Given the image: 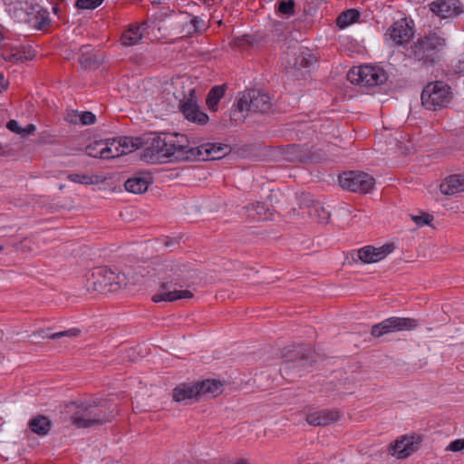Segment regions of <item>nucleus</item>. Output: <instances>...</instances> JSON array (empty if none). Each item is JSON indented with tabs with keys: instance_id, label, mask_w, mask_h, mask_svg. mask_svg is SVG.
Segmentation results:
<instances>
[{
	"instance_id": "9",
	"label": "nucleus",
	"mask_w": 464,
	"mask_h": 464,
	"mask_svg": "<svg viewBox=\"0 0 464 464\" xmlns=\"http://www.w3.org/2000/svg\"><path fill=\"white\" fill-rule=\"evenodd\" d=\"M340 186L352 192L369 193L374 187L375 180L368 173L348 171L339 176Z\"/></svg>"
},
{
	"instance_id": "10",
	"label": "nucleus",
	"mask_w": 464,
	"mask_h": 464,
	"mask_svg": "<svg viewBox=\"0 0 464 464\" xmlns=\"http://www.w3.org/2000/svg\"><path fill=\"white\" fill-rule=\"evenodd\" d=\"M418 325L419 322L414 318L390 317L372 325L371 334L374 337H381L394 332L411 331Z\"/></svg>"
},
{
	"instance_id": "27",
	"label": "nucleus",
	"mask_w": 464,
	"mask_h": 464,
	"mask_svg": "<svg viewBox=\"0 0 464 464\" xmlns=\"http://www.w3.org/2000/svg\"><path fill=\"white\" fill-rule=\"evenodd\" d=\"M225 94V89L223 86H214L211 88L207 96V105L210 111H216L218 109V103Z\"/></svg>"
},
{
	"instance_id": "7",
	"label": "nucleus",
	"mask_w": 464,
	"mask_h": 464,
	"mask_svg": "<svg viewBox=\"0 0 464 464\" xmlns=\"http://www.w3.org/2000/svg\"><path fill=\"white\" fill-rule=\"evenodd\" d=\"M347 80L352 83L364 87H374L384 84L388 73L378 65H362L352 68L347 73Z\"/></svg>"
},
{
	"instance_id": "20",
	"label": "nucleus",
	"mask_w": 464,
	"mask_h": 464,
	"mask_svg": "<svg viewBox=\"0 0 464 464\" xmlns=\"http://www.w3.org/2000/svg\"><path fill=\"white\" fill-rule=\"evenodd\" d=\"M148 29V24L143 22L139 24H131L122 34L121 41L124 46H133L140 44Z\"/></svg>"
},
{
	"instance_id": "53",
	"label": "nucleus",
	"mask_w": 464,
	"mask_h": 464,
	"mask_svg": "<svg viewBox=\"0 0 464 464\" xmlns=\"http://www.w3.org/2000/svg\"><path fill=\"white\" fill-rule=\"evenodd\" d=\"M4 250V246L2 245H0V252H2Z\"/></svg>"
},
{
	"instance_id": "31",
	"label": "nucleus",
	"mask_w": 464,
	"mask_h": 464,
	"mask_svg": "<svg viewBox=\"0 0 464 464\" xmlns=\"http://www.w3.org/2000/svg\"><path fill=\"white\" fill-rule=\"evenodd\" d=\"M294 62L291 65L296 69L306 68L309 67L314 61V57L309 53L308 51L301 52L297 54V53H294Z\"/></svg>"
},
{
	"instance_id": "45",
	"label": "nucleus",
	"mask_w": 464,
	"mask_h": 464,
	"mask_svg": "<svg viewBox=\"0 0 464 464\" xmlns=\"http://www.w3.org/2000/svg\"><path fill=\"white\" fill-rule=\"evenodd\" d=\"M252 38L248 35H246V36H243L241 38H237L235 43L238 46H245L248 43H251L252 42Z\"/></svg>"
},
{
	"instance_id": "2",
	"label": "nucleus",
	"mask_w": 464,
	"mask_h": 464,
	"mask_svg": "<svg viewBox=\"0 0 464 464\" xmlns=\"http://www.w3.org/2000/svg\"><path fill=\"white\" fill-rule=\"evenodd\" d=\"M71 420L77 428H91L111 422L116 415V405L111 400H93L71 404Z\"/></svg>"
},
{
	"instance_id": "52",
	"label": "nucleus",
	"mask_w": 464,
	"mask_h": 464,
	"mask_svg": "<svg viewBox=\"0 0 464 464\" xmlns=\"http://www.w3.org/2000/svg\"><path fill=\"white\" fill-rule=\"evenodd\" d=\"M53 9L55 13L57 12V6H53Z\"/></svg>"
},
{
	"instance_id": "14",
	"label": "nucleus",
	"mask_w": 464,
	"mask_h": 464,
	"mask_svg": "<svg viewBox=\"0 0 464 464\" xmlns=\"http://www.w3.org/2000/svg\"><path fill=\"white\" fill-rule=\"evenodd\" d=\"M301 206L306 209V213L311 218L318 223H325L330 218V211L318 200H315L309 194H304L301 197Z\"/></svg>"
},
{
	"instance_id": "4",
	"label": "nucleus",
	"mask_w": 464,
	"mask_h": 464,
	"mask_svg": "<svg viewBox=\"0 0 464 464\" xmlns=\"http://www.w3.org/2000/svg\"><path fill=\"white\" fill-rule=\"evenodd\" d=\"M444 45V38L436 33H430L420 37L411 45L409 56L421 66L430 67L440 62V52Z\"/></svg>"
},
{
	"instance_id": "26",
	"label": "nucleus",
	"mask_w": 464,
	"mask_h": 464,
	"mask_svg": "<svg viewBox=\"0 0 464 464\" xmlns=\"http://www.w3.org/2000/svg\"><path fill=\"white\" fill-rule=\"evenodd\" d=\"M125 189L134 194H141L147 191L149 181L140 177L130 178L125 181Z\"/></svg>"
},
{
	"instance_id": "12",
	"label": "nucleus",
	"mask_w": 464,
	"mask_h": 464,
	"mask_svg": "<svg viewBox=\"0 0 464 464\" xmlns=\"http://www.w3.org/2000/svg\"><path fill=\"white\" fill-rule=\"evenodd\" d=\"M413 34V22L403 18L393 23L387 30L385 39L392 44L404 45L412 39Z\"/></svg>"
},
{
	"instance_id": "24",
	"label": "nucleus",
	"mask_w": 464,
	"mask_h": 464,
	"mask_svg": "<svg viewBox=\"0 0 464 464\" xmlns=\"http://www.w3.org/2000/svg\"><path fill=\"white\" fill-rule=\"evenodd\" d=\"M247 218L255 221L266 220L269 216V208L265 203L256 202L245 208Z\"/></svg>"
},
{
	"instance_id": "15",
	"label": "nucleus",
	"mask_w": 464,
	"mask_h": 464,
	"mask_svg": "<svg viewBox=\"0 0 464 464\" xmlns=\"http://www.w3.org/2000/svg\"><path fill=\"white\" fill-rule=\"evenodd\" d=\"M394 248L392 243L379 247L366 246L358 250V258L364 264L376 263L384 259Z\"/></svg>"
},
{
	"instance_id": "23",
	"label": "nucleus",
	"mask_w": 464,
	"mask_h": 464,
	"mask_svg": "<svg viewBox=\"0 0 464 464\" xmlns=\"http://www.w3.org/2000/svg\"><path fill=\"white\" fill-rule=\"evenodd\" d=\"M440 189L444 195L464 192V175L453 174L448 176L440 185Z\"/></svg>"
},
{
	"instance_id": "41",
	"label": "nucleus",
	"mask_w": 464,
	"mask_h": 464,
	"mask_svg": "<svg viewBox=\"0 0 464 464\" xmlns=\"http://www.w3.org/2000/svg\"><path fill=\"white\" fill-rule=\"evenodd\" d=\"M37 142L39 144H53L55 142V137L44 131L39 135Z\"/></svg>"
},
{
	"instance_id": "49",
	"label": "nucleus",
	"mask_w": 464,
	"mask_h": 464,
	"mask_svg": "<svg viewBox=\"0 0 464 464\" xmlns=\"http://www.w3.org/2000/svg\"><path fill=\"white\" fill-rule=\"evenodd\" d=\"M236 464H248V463L246 460L241 459L238 462H237Z\"/></svg>"
},
{
	"instance_id": "21",
	"label": "nucleus",
	"mask_w": 464,
	"mask_h": 464,
	"mask_svg": "<svg viewBox=\"0 0 464 464\" xmlns=\"http://www.w3.org/2000/svg\"><path fill=\"white\" fill-rule=\"evenodd\" d=\"M172 398L177 402L189 403L193 400L198 399V391L196 383H180L174 388Z\"/></svg>"
},
{
	"instance_id": "42",
	"label": "nucleus",
	"mask_w": 464,
	"mask_h": 464,
	"mask_svg": "<svg viewBox=\"0 0 464 464\" xmlns=\"http://www.w3.org/2000/svg\"><path fill=\"white\" fill-rule=\"evenodd\" d=\"M464 449V439H459L450 443L447 447V450L453 452L460 451Z\"/></svg>"
},
{
	"instance_id": "51",
	"label": "nucleus",
	"mask_w": 464,
	"mask_h": 464,
	"mask_svg": "<svg viewBox=\"0 0 464 464\" xmlns=\"http://www.w3.org/2000/svg\"><path fill=\"white\" fill-rule=\"evenodd\" d=\"M4 36L2 35V33L0 32V43L3 41Z\"/></svg>"
},
{
	"instance_id": "30",
	"label": "nucleus",
	"mask_w": 464,
	"mask_h": 464,
	"mask_svg": "<svg viewBox=\"0 0 464 464\" xmlns=\"http://www.w3.org/2000/svg\"><path fill=\"white\" fill-rule=\"evenodd\" d=\"M359 17L360 13L356 9H348L338 16L336 24L340 28H343L354 23Z\"/></svg>"
},
{
	"instance_id": "33",
	"label": "nucleus",
	"mask_w": 464,
	"mask_h": 464,
	"mask_svg": "<svg viewBox=\"0 0 464 464\" xmlns=\"http://www.w3.org/2000/svg\"><path fill=\"white\" fill-rule=\"evenodd\" d=\"M86 153L92 158L105 160V140H96L86 147Z\"/></svg>"
},
{
	"instance_id": "11",
	"label": "nucleus",
	"mask_w": 464,
	"mask_h": 464,
	"mask_svg": "<svg viewBox=\"0 0 464 464\" xmlns=\"http://www.w3.org/2000/svg\"><path fill=\"white\" fill-rule=\"evenodd\" d=\"M20 6V10L24 12V17L20 14L18 17L24 22L33 24L41 30L50 24L48 12L41 7L38 4L31 2H14Z\"/></svg>"
},
{
	"instance_id": "13",
	"label": "nucleus",
	"mask_w": 464,
	"mask_h": 464,
	"mask_svg": "<svg viewBox=\"0 0 464 464\" xmlns=\"http://www.w3.org/2000/svg\"><path fill=\"white\" fill-rule=\"evenodd\" d=\"M229 150L228 146L221 143H206L198 147L189 145V153L193 157L189 160H212L225 156Z\"/></svg>"
},
{
	"instance_id": "38",
	"label": "nucleus",
	"mask_w": 464,
	"mask_h": 464,
	"mask_svg": "<svg viewBox=\"0 0 464 464\" xmlns=\"http://www.w3.org/2000/svg\"><path fill=\"white\" fill-rule=\"evenodd\" d=\"M189 24L193 28V30L192 31L188 30L187 32L188 34H192L194 32H201L206 27L205 22L202 19H200V18H198L197 16L193 17L190 20V24Z\"/></svg>"
},
{
	"instance_id": "5",
	"label": "nucleus",
	"mask_w": 464,
	"mask_h": 464,
	"mask_svg": "<svg viewBox=\"0 0 464 464\" xmlns=\"http://www.w3.org/2000/svg\"><path fill=\"white\" fill-rule=\"evenodd\" d=\"M272 111L271 98L258 90H249L243 93L231 110L230 117L235 121H244L249 112L267 113Z\"/></svg>"
},
{
	"instance_id": "35",
	"label": "nucleus",
	"mask_w": 464,
	"mask_h": 464,
	"mask_svg": "<svg viewBox=\"0 0 464 464\" xmlns=\"http://www.w3.org/2000/svg\"><path fill=\"white\" fill-rule=\"evenodd\" d=\"M81 331L77 328H72V329H69V330H66V331H63V332H58V333H54L51 335H43V337H47V338H50V339H53V340H56V339H59L61 337H74V336H78L80 334Z\"/></svg>"
},
{
	"instance_id": "46",
	"label": "nucleus",
	"mask_w": 464,
	"mask_h": 464,
	"mask_svg": "<svg viewBox=\"0 0 464 464\" xmlns=\"http://www.w3.org/2000/svg\"><path fill=\"white\" fill-rule=\"evenodd\" d=\"M8 82L5 80V76L0 73V92L5 91L7 89Z\"/></svg>"
},
{
	"instance_id": "18",
	"label": "nucleus",
	"mask_w": 464,
	"mask_h": 464,
	"mask_svg": "<svg viewBox=\"0 0 464 464\" xmlns=\"http://www.w3.org/2000/svg\"><path fill=\"white\" fill-rule=\"evenodd\" d=\"M430 9L441 18H450L459 14L464 11L462 2H431Z\"/></svg>"
},
{
	"instance_id": "22",
	"label": "nucleus",
	"mask_w": 464,
	"mask_h": 464,
	"mask_svg": "<svg viewBox=\"0 0 464 464\" xmlns=\"http://www.w3.org/2000/svg\"><path fill=\"white\" fill-rule=\"evenodd\" d=\"M27 427L29 432L39 437H45L50 433L53 422L47 416L38 414L28 421Z\"/></svg>"
},
{
	"instance_id": "8",
	"label": "nucleus",
	"mask_w": 464,
	"mask_h": 464,
	"mask_svg": "<svg viewBox=\"0 0 464 464\" xmlns=\"http://www.w3.org/2000/svg\"><path fill=\"white\" fill-rule=\"evenodd\" d=\"M94 279L93 290L100 293L116 292L123 286H127L130 279L125 273H115L107 266H102L95 269L92 273Z\"/></svg>"
},
{
	"instance_id": "48",
	"label": "nucleus",
	"mask_w": 464,
	"mask_h": 464,
	"mask_svg": "<svg viewBox=\"0 0 464 464\" xmlns=\"http://www.w3.org/2000/svg\"><path fill=\"white\" fill-rule=\"evenodd\" d=\"M304 362V360L300 358L296 362H295L294 367L300 366Z\"/></svg>"
},
{
	"instance_id": "47",
	"label": "nucleus",
	"mask_w": 464,
	"mask_h": 464,
	"mask_svg": "<svg viewBox=\"0 0 464 464\" xmlns=\"http://www.w3.org/2000/svg\"><path fill=\"white\" fill-rule=\"evenodd\" d=\"M291 368V364L288 363V362H285V364L284 365V368L281 369V371H284L286 374L288 373L287 371Z\"/></svg>"
},
{
	"instance_id": "28",
	"label": "nucleus",
	"mask_w": 464,
	"mask_h": 464,
	"mask_svg": "<svg viewBox=\"0 0 464 464\" xmlns=\"http://www.w3.org/2000/svg\"><path fill=\"white\" fill-rule=\"evenodd\" d=\"M145 139L136 138L133 139L131 137H121L119 140H121V152L122 155L129 154L135 150H137L140 145L144 143Z\"/></svg>"
},
{
	"instance_id": "19",
	"label": "nucleus",
	"mask_w": 464,
	"mask_h": 464,
	"mask_svg": "<svg viewBox=\"0 0 464 464\" xmlns=\"http://www.w3.org/2000/svg\"><path fill=\"white\" fill-rule=\"evenodd\" d=\"M340 419L338 411L323 410L306 414V421L313 426H326Z\"/></svg>"
},
{
	"instance_id": "17",
	"label": "nucleus",
	"mask_w": 464,
	"mask_h": 464,
	"mask_svg": "<svg viewBox=\"0 0 464 464\" xmlns=\"http://www.w3.org/2000/svg\"><path fill=\"white\" fill-rule=\"evenodd\" d=\"M418 440L413 436H402L390 447V453L398 459H404L416 450Z\"/></svg>"
},
{
	"instance_id": "32",
	"label": "nucleus",
	"mask_w": 464,
	"mask_h": 464,
	"mask_svg": "<svg viewBox=\"0 0 464 464\" xmlns=\"http://www.w3.org/2000/svg\"><path fill=\"white\" fill-rule=\"evenodd\" d=\"M121 140L112 139L105 140V160L113 159L121 156Z\"/></svg>"
},
{
	"instance_id": "1",
	"label": "nucleus",
	"mask_w": 464,
	"mask_h": 464,
	"mask_svg": "<svg viewBox=\"0 0 464 464\" xmlns=\"http://www.w3.org/2000/svg\"><path fill=\"white\" fill-rule=\"evenodd\" d=\"M140 159L148 163L161 164L174 161L189 160L188 137L179 133L152 134L144 140Z\"/></svg>"
},
{
	"instance_id": "3",
	"label": "nucleus",
	"mask_w": 464,
	"mask_h": 464,
	"mask_svg": "<svg viewBox=\"0 0 464 464\" xmlns=\"http://www.w3.org/2000/svg\"><path fill=\"white\" fill-rule=\"evenodd\" d=\"M165 276L162 277V268L160 275L161 276L160 291L154 294L151 300L155 303L159 302H173L179 299H190L193 297V293L189 290H170L169 284L179 285L181 282L188 278L189 266L176 261H169L164 265Z\"/></svg>"
},
{
	"instance_id": "6",
	"label": "nucleus",
	"mask_w": 464,
	"mask_h": 464,
	"mask_svg": "<svg viewBox=\"0 0 464 464\" xmlns=\"http://www.w3.org/2000/svg\"><path fill=\"white\" fill-rule=\"evenodd\" d=\"M452 98L451 88L441 81L429 82L420 96L423 107L430 111L447 107Z\"/></svg>"
},
{
	"instance_id": "34",
	"label": "nucleus",
	"mask_w": 464,
	"mask_h": 464,
	"mask_svg": "<svg viewBox=\"0 0 464 464\" xmlns=\"http://www.w3.org/2000/svg\"><path fill=\"white\" fill-rule=\"evenodd\" d=\"M67 179L74 183L79 184H97L101 181L99 176L95 175H87V174H78V173H72L67 176Z\"/></svg>"
},
{
	"instance_id": "36",
	"label": "nucleus",
	"mask_w": 464,
	"mask_h": 464,
	"mask_svg": "<svg viewBox=\"0 0 464 464\" xmlns=\"http://www.w3.org/2000/svg\"><path fill=\"white\" fill-rule=\"evenodd\" d=\"M412 221L419 227L424 225H430L433 220V216L429 213H421L420 215H413L411 216Z\"/></svg>"
},
{
	"instance_id": "25",
	"label": "nucleus",
	"mask_w": 464,
	"mask_h": 464,
	"mask_svg": "<svg viewBox=\"0 0 464 464\" xmlns=\"http://www.w3.org/2000/svg\"><path fill=\"white\" fill-rule=\"evenodd\" d=\"M221 382L216 380H205L196 382L198 391V397L201 395L210 394L217 396L221 391Z\"/></svg>"
},
{
	"instance_id": "37",
	"label": "nucleus",
	"mask_w": 464,
	"mask_h": 464,
	"mask_svg": "<svg viewBox=\"0 0 464 464\" xmlns=\"http://www.w3.org/2000/svg\"><path fill=\"white\" fill-rule=\"evenodd\" d=\"M295 2H279L277 10L280 14L291 15L294 14Z\"/></svg>"
},
{
	"instance_id": "39",
	"label": "nucleus",
	"mask_w": 464,
	"mask_h": 464,
	"mask_svg": "<svg viewBox=\"0 0 464 464\" xmlns=\"http://www.w3.org/2000/svg\"><path fill=\"white\" fill-rule=\"evenodd\" d=\"M102 2H74V7L77 10H94Z\"/></svg>"
},
{
	"instance_id": "50",
	"label": "nucleus",
	"mask_w": 464,
	"mask_h": 464,
	"mask_svg": "<svg viewBox=\"0 0 464 464\" xmlns=\"http://www.w3.org/2000/svg\"><path fill=\"white\" fill-rule=\"evenodd\" d=\"M3 124H4V120H3V118H0V128L3 127Z\"/></svg>"
},
{
	"instance_id": "16",
	"label": "nucleus",
	"mask_w": 464,
	"mask_h": 464,
	"mask_svg": "<svg viewBox=\"0 0 464 464\" xmlns=\"http://www.w3.org/2000/svg\"><path fill=\"white\" fill-rule=\"evenodd\" d=\"M193 92L194 90L190 93V98L184 99L180 102V110L185 118L189 121L206 124L208 121V116L199 110L196 100L192 97Z\"/></svg>"
},
{
	"instance_id": "29",
	"label": "nucleus",
	"mask_w": 464,
	"mask_h": 464,
	"mask_svg": "<svg viewBox=\"0 0 464 464\" xmlns=\"http://www.w3.org/2000/svg\"><path fill=\"white\" fill-rule=\"evenodd\" d=\"M6 128L22 137H26L35 132L36 126L33 123L27 124L24 128L21 127L15 120H10L6 123Z\"/></svg>"
},
{
	"instance_id": "43",
	"label": "nucleus",
	"mask_w": 464,
	"mask_h": 464,
	"mask_svg": "<svg viewBox=\"0 0 464 464\" xmlns=\"http://www.w3.org/2000/svg\"><path fill=\"white\" fill-rule=\"evenodd\" d=\"M4 58L10 62H19L27 59L20 52L11 53L10 55H4Z\"/></svg>"
},
{
	"instance_id": "44",
	"label": "nucleus",
	"mask_w": 464,
	"mask_h": 464,
	"mask_svg": "<svg viewBox=\"0 0 464 464\" xmlns=\"http://www.w3.org/2000/svg\"><path fill=\"white\" fill-rule=\"evenodd\" d=\"M80 114H81V112L72 111V112L68 113L66 119L71 123L77 124V123H80Z\"/></svg>"
},
{
	"instance_id": "40",
	"label": "nucleus",
	"mask_w": 464,
	"mask_h": 464,
	"mask_svg": "<svg viewBox=\"0 0 464 464\" xmlns=\"http://www.w3.org/2000/svg\"><path fill=\"white\" fill-rule=\"evenodd\" d=\"M95 115L90 111H82L80 114V123L82 125L92 124L95 121Z\"/></svg>"
}]
</instances>
